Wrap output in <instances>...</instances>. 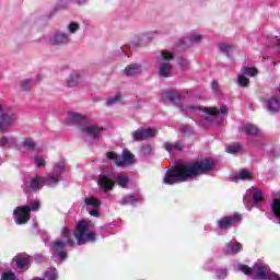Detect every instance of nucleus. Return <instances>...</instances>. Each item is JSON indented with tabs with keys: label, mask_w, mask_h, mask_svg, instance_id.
<instances>
[{
	"label": "nucleus",
	"mask_w": 280,
	"mask_h": 280,
	"mask_svg": "<svg viewBox=\"0 0 280 280\" xmlns=\"http://www.w3.org/2000/svg\"><path fill=\"white\" fill-rule=\"evenodd\" d=\"M0 113H3V105L0 103Z\"/></svg>",
	"instance_id": "obj_48"
},
{
	"label": "nucleus",
	"mask_w": 280,
	"mask_h": 280,
	"mask_svg": "<svg viewBox=\"0 0 280 280\" xmlns=\"http://www.w3.org/2000/svg\"><path fill=\"white\" fill-rule=\"evenodd\" d=\"M48 43L54 47L69 45V43H71V36L62 31H57L49 37Z\"/></svg>",
	"instance_id": "obj_13"
},
{
	"label": "nucleus",
	"mask_w": 280,
	"mask_h": 280,
	"mask_svg": "<svg viewBox=\"0 0 280 280\" xmlns=\"http://www.w3.org/2000/svg\"><path fill=\"white\" fill-rule=\"evenodd\" d=\"M45 277L48 280H57L58 279V271L56 269H49L45 272Z\"/></svg>",
	"instance_id": "obj_39"
},
{
	"label": "nucleus",
	"mask_w": 280,
	"mask_h": 280,
	"mask_svg": "<svg viewBox=\"0 0 280 280\" xmlns=\"http://www.w3.org/2000/svg\"><path fill=\"white\" fill-rule=\"evenodd\" d=\"M170 60H174V52L170 50H162L156 59L158 71L161 78L172 77V66Z\"/></svg>",
	"instance_id": "obj_8"
},
{
	"label": "nucleus",
	"mask_w": 280,
	"mask_h": 280,
	"mask_svg": "<svg viewBox=\"0 0 280 280\" xmlns=\"http://www.w3.org/2000/svg\"><path fill=\"white\" fill-rule=\"evenodd\" d=\"M89 0H74V3H77V5H85V3H88Z\"/></svg>",
	"instance_id": "obj_47"
},
{
	"label": "nucleus",
	"mask_w": 280,
	"mask_h": 280,
	"mask_svg": "<svg viewBox=\"0 0 280 280\" xmlns=\"http://www.w3.org/2000/svg\"><path fill=\"white\" fill-rule=\"evenodd\" d=\"M167 100L172 102L175 106H180V95L174 93V92H167L166 93Z\"/></svg>",
	"instance_id": "obj_32"
},
{
	"label": "nucleus",
	"mask_w": 280,
	"mask_h": 280,
	"mask_svg": "<svg viewBox=\"0 0 280 280\" xmlns=\"http://www.w3.org/2000/svg\"><path fill=\"white\" fill-rule=\"evenodd\" d=\"M137 202H139V199L137 197L129 195L120 200V205H131L135 206Z\"/></svg>",
	"instance_id": "obj_34"
},
{
	"label": "nucleus",
	"mask_w": 280,
	"mask_h": 280,
	"mask_svg": "<svg viewBox=\"0 0 280 280\" xmlns=\"http://www.w3.org/2000/svg\"><path fill=\"white\" fill-rule=\"evenodd\" d=\"M178 65H179L182 71H185V67H187V61H185V59L182 58L178 60Z\"/></svg>",
	"instance_id": "obj_46"
},
{
	"label": "nucleus",
	"mask_w": 280,
	"mask_h": 280,
	"mask_svg": "<svg viewBox=\"0 0 280 280\" xmlns=\"http://www.w3.org/2000/svg\"><path fill=\"white\" fill-rule=\"evenodd\" d=\"M152 152H153L152 145L144 144L140 149V156H151Z\"/></svg>",
	"instance_id": "obj_37"
},
{
	"label": "nucleus",
	"mask_w": 280,
	"mask_h": 280,
	"mask_svg": "<svg viewBox=\"0 0 280 280\" xmlns=\"http://www.w3.org/2000/svg\"><path fill=\"white\" fill-rule=\"evenodd\" d=\"M75 242L71 238L68 241H55L51 244L52 253L54 255H57L61 261H65L67 259V252H65L66 246H74Z\"/></svg>",
	"instance_id": "obj_12"
},
{
	"label": "nucleus",
	"mask_w": 280,
	"mask_h": 280,
	"mask_svg": "<svg viewBox=\"0 0 280 280\" xmlns=\"http://www.w3.org/2000/svg\"><path fill=\"white\" fill-rule=\"evenodd\" d=\"M202 38L200 33H190L187 38L179 40V47H191L196 43H202Z\"/></svg>",
	"instance_id": "obj_16"
},
{
	"label": "nucleus",
	"mask_w": 280,
	"mask_h": 280,
	"mask_svg": "<svg viewBox=\"0 0 280 280\" xmlns=\"http://www.w3.org/2000/svg\"><path fill=\"white\" fill-rule=\"evenodd\" d=\"M115 183L118 185V187L126 189V187H128V183H130V179L128 178V176L118 173L112 174L110 177L106 175H100L97 185L101 191L108 192L113 191Z\"/></svg>",
	"instance_id": "obj_5"
},
{
	"label": "nucleus",
	"mask_w": 280,
	"mask_h": 280,
	"mask_svg": "<svg viewBox=\"0 0 280 280\" xmlns=\"http://www.w3.org/2000/svg\"><path fill=\"white\" fill-rule=\"evenodd\" d=\"M66 30L68 32L66 34L69 36H71V34H78V32H80V23L72 21L67 24Z\"/></svg>",
	"instance_id": "obj_30"
},
{
	"label": "nucleus",
	"mask_w": 280,
	"mask_h": 280,
	"mask_svg": "<svg viewBox=\"0 0 280 280\" xmlns=\"http://www.w3.org/2000/svg\"><path fill=\"white\" fill-rule=\"evenodd\" d=\"M163 148L166 150V152L172 153L176 150H178V151L183 150L185 148V145H183V143H180V142H175V143L164 142Z\"/></svg>",
	"instance_id": "obj_28"
},
{
	"label": "nucleus",
	"mask_w": 280,
	"mask_h": 280,
	"mask_svg": "<svg viewBox=\"0 0 280 280\" xmlns=\"http://www.w3.org/2000/svg\"><path fill=\"white\" fill-rule=\"evenodd\" d=\"M68 121H70V124H81V126H84L86 118L82 114L71 112L68 114Z\"/></svg>",
	"instance_id": "obj_25"
},
{
	"label": "nucleus",
	"mask_w": 280,
	"mask_h": 280,
	"mask_svg": "<svg viewBox=\"0 0 280 280\" xmlns=\"http://www.w3.org/2000/svg\"><path fill=\"white\" fill-rule=\"evenodd\" d=\"M19 145V141L14 137H0V148H16Z\"/></svg>",
	"instance_id": "obj_22"
},
{
	"label": "nucleus",
	"mask_w": 280,
	"mask_h": 280,
	"mask_svg": "<svg viewBox=\"0 0 280 280\" xmlns=\"http://www.w3.org/2000/svg\"><path fill=\"white\" fill-rule=\"evenodd\" d=\"M180 110L182 113L192 115H200V113H203L202 117L206 119V121L217 126L224 121V117L229 115V107L226 105H222L219 109L218 107L201 109L199 106L184 104L180 105Z\"/></svg>",
	"instance_id": "obj_3"
},
{
	"label": "nucleus",
	"mask_w": 280,
	"mask_h": 280,
	"mask_svg": "<svg viewBox=\"0 0 280 280\" xmlns=\"http://www.w3.org/2000/svg\"><path fill=\"white\" fill-rule=\"evenodd\" d=\"M241 72L243 75H249V78H255L258 73L257 69L249 67H243Z\"/></svg>",
	"instance_id": "obj_35"
},
{
	"label": "nucleus",
	"mask_w": 280,
	"mask_h": 280,
	"mask_svg": "<svg viewBox=\"0 0 280 280\" xmlns=\"http://www.w3.org/2000/svg\"><path fill=\"white\" fill-rule=\"evenodd\" d=\"M218 279H226V269H219L217 271Z\"/></svg>",
	"instance_id": "obj_45"
},
{
	"label": "nucleus",
	"mask_w": 280,
	"mask_h": 280,
	"mask_svg": "<svg viewBox=\"0 0 280 280\" xmlns=\"http://www.w3.org/2000/svg\"><path fill=\"white\" fill-rule=\"evenodd\" d=\"M80 84V73L78 72H72L66 80V86L68 89H73L74 86H78Z\"/></svg>",
	"instance_id": "obj_26"
},
{
	"label": "nucleus",
	"mask_w": 280,
	"mask_h": 280,
	"mask_svg": "<svg viewBox=\"0 0 280 280\" xmlns=\"http://www.w3.org/2000/svg\"><path fill=\"white\" fill-rule=\"evenodd\" d=\"M84 206L85 209H100V207H102V201L98 198L91 196L84 199Z\"/></svg>",
	"instance_id": "obj_23"
},
{
	"label": "nucleus",
	"mask_w": 280,
	"mask_h": 280,
	"mask_svg": "<svg viewBox=\"0 0 280 280\" xmlns=\"http://www.w3.org/2000/svg\"><path fill=\"white\" fill-rule=\"evenodd\" d=\"M43 80V75L36 74L32 79H24L20 82V91H23L24 93H30L32 91V84H38Z\"/></svg>",
	"instance_id": "obj_17"
},
{
	"label": "nucleus",
	"mask_w": 280,
	"mask_h": 280,
	"mask_svg": "<svg viewBox=\"0 0 280 280\" xmlns=\"http://www.w3.org/2000/svg\"><path fill=\"white\" fill-rule=\"evenodd\" d=\"M242 250V245L240 243H228L223 248L225 255H237Z\"/></svg>",
	"instance_id": "obj_24"
},
{
	"label": "nucleus",
	"mask_w": 280,
	"mask_h": 280,
	"mask_svg": "<svg viewBox=\"0 0 280 280\" xmlns=\"http://www.w3.org/2000/svg\"><path fill=\"white\" fill-rule=\"evenodd\" d=\"M0 280H16V275L12 271H4Z\"/></svg>",
	"instance_id": "obj_41"
},
{
	"label": "nucleus",
	"mask_w": 280,
	"mask_h": 280,
	"mask_svg": "<svg viewBox=\"0 0 280 280\" xmlns=\"http://www.w3.org/2000/svg\"><path fill=\"white\" fill-rule=\"evenodd\" d=\"M159 130L154 128L137 129L131 133L133 141H145V139H153L158 135Z\"/></svg>",
	"instance_id": "obj_14"
},
{
	"label": "nucleus",
	"mask_w": 280,
	"mask_h": 280,
	"mask_svg": "<svg viewBox=\"0 0 280 280\" xmlns=\"http://www.w3.org/2000/svg\"><path fill=\"white\" fill-rule=\"evenodd\" d=\"M241 220L240 214H234L233 217H223L218 221V226L221 230L231 229L233 226V222H238Z\"/></svg>",
	"instance_id": "obj_18"
},
{
	"label": "nucleus",
	"mask_w": 280,
	"mask_h": 280,
	"mask_svg": "<svg viewBox=\"0 0 280 280\" xmlns=\"http://www.w3.org/2000/svg\"><path fill=\"white\" fill-rule=\"evenodd\" d=\"M118 102H121V95H119V94L108 98L106 101V106H115V104H118Z\"/></svg>",
	"instance_id": "obj_40"
},
{
	"label": "nucleus",
	"mask_w": 280,
	"mask_h": 280,
	"mask_svg": "<svg viewBox=\"0 0 280 280\" xmlns=\"http://www.w3.org/2000/svg\"><path fill=\"white\" fill-rule=\"evenodd\" d=\"M220 51H223V54H226V56H231V51L235 49V47L231 44L222 43L219 44Z\"/></svg>",
	"instance_id": "obj_33"
},
{
	"label": "nucleus",
	"mask_w": 280,
	"mask_h": 280,
	"mask_svg": "<svg viewBox=\"0 0 280 280\" xmlns=\"http://www.w3.org/2000/svg\"><path fill=\"white\" fill-rule=\"evenodd\" d=\"M80 131L85 139H90V141H95V139H100L102 137V132H104L103 127L97 125L84 124L80 125Z\"/></svg>",
	"instance_id": "obj_11"
},
{
	"label": "nucleus",
	"mask_w": 280,
	"mask_h": 280,
	"mask_svg": "<svg viewBox=\"0 0 280 280\" xmlns=\"http://www.w3.org/2000/svg\"><path fill=\"white\" fill-rule=\"evenodd\" d=\"M243 130H244L245 135H253V136L259 135V128L255 125H250V124L245 125L243 127Z\"/></svg>",
	"instance_id": "obj_31"
},
{
	"label": "nucleus",
	"mask_w": 280,
	"mask_h": 280,
	"mask_svg": "<svg viewBox=\"0 0 280 280\" xmlns=\"http://www.w3.org/2000/svg\"><path fill=\"white\" fill-rule=\"evenodd\" d=\"M238 270L244 272V275H253L256 280H280V276L270 270L268 265H255L254 268L238 265Z\"/></svg>",
	"instance_id": "obj_4"
},
{
	"label": "nucleus",
	"mask_w": 280,
	"mask_h": 280,
	"mask_svg": "<svg viewBox=\"0 0 280 280\" xmlns=\"http://www.w3.org/2000/svg\"><path fill=\"white\" fill-rule=\"evenodd\" d=\"M61 236L65 237L67 241H68V240H71V238L69 237V236H70L69 228H67V226L62 228Z\"/></svg>",
	"instance_id": "obj_44"
},
{
	"label": "nucleus",
	"mask_w": 280,
	"mask_h": 280,
	"mask_svg": "<svg viewBox=\"0 0 280 280\" xmlns=\"http://www.w3.org/2000/svg\"><path fill=\"white\" fill-rule=\"evenodd\" d=\"M237 84L238 86H248L250 84V81L248 80V78H246V75L240 74L237 78Z\"/></svg>",
	"instance_id": "obj_38"
},
{
	"label": "nucleus",
	"mask_w": 280,
	"mask_h": 280,
	"mask_svg": "<svg viewBox=\"0 0 280 280\" xmlns=\"http://www.w3.org/2000/svg\"><path fill=\"white\" fill-rule=\"evenodd\" d=\"M13 261L16 264L18 268H27V266H30V256L18 255L13 258Z\"/></svg>",
	"instance_id": "obj_27"
},
{
	"label": "nucleus",
	"mask_w": 280,
	"mask_h": 280,
	"mask_svg": "<svg viewBox=\"0 0 280 280\" xmlns=\"http://www.w3.org/2000/svg\"><path fill=\"white\" fill-rule=\"evenodd\" d=\"M265 106L269 113H279L280 112V103H279V97L273 96L271 98H268L265 102Z\"/></svg>",
	"instance_id": "obj_20"
},
{
	"label": "nucleus",
	"mask_w": 280,
	"mask_h": 280,
	"mask_svg": "<svg viewBox=\"0 0 280 280\" xmlns=\"http://www.w3.org/2000/svg\"><path fill=\"white\" fill-rule=\"evenodd\" d=\"M74 237L77 240V244L82 246V244L93 243L97 240V234L91 231V222L89 221H80L74 231Z\"/></svg>",
	"instance_id": "obj_6"
},
{
	"label": "nucleus",
	"mask_w": 280,
	"mask_h": 280,
	"mask_svg": "<svg viewBox=\"0 0 280 280\" xmlns=\"http://www.w3.org/2000/svg\"><path fill=\"white\" fill-rule=\"evenodd\" d=\"M213 160L205 159L189 165L178 164L177 166L166 171L163 178L164 185H176L177 183H185L188 178H194L200 173L211 172L213 170Z\"/></svg>",
	"instance_id": "obj_1"
},
{
	"label": "nucleus",
	"mask_w": 280,
	"mask_h": 280,
	"mask_svg": "<svg viewBox=\"0 0 280 280\" xmlns=\"http://www.w3.org/2000/svg\"><path fill=\"white\" fill-rule=\"evenodd\" d=\"M232 180L233 183H240V180H253V173L246 168L241 170L232 176Z\"/></svg>",
	"instance_id": "obj_19"
},
{
	"label": "nucleus",
	"mask_w": 280,
	"mask_h": 280,
	"mask_svg": "<svg viewBox=\"0 0 280 280\" xmlns=\"http://www.w3.org/2000/svg\"><path fill=\"white\" fill-rule=\"evenodd\" d=\"M253 199L255 207H259V203L261 202V200H264V195L261 194V190L255 187L248 189L244 195V205L253 202Z\"/></svg>",
	"instance_id": "obj_15"
},
{
	"label": "nucleus",
	"mask_w": 280,
	"mask_h": 280,
	"mask_svg": "<svg viewBox=\"0 0 280 280\" xmlns=\"http://www.w3.org/2000/svg\"><path fill=\"white\" fill-rule=\"evenodd\" d=\"M40 209V202L37 200L31 201L30 206L18 207L13 211L14 220L16 224H27L30 222V212L38 211Z\"/></svg>",
	"instance_id": "obj_7"
},
{
	"label": "nucleus",
	"mask_w": 280,
	"mask_h": 280,
	"mask_svg": "<svg viewBox=\"0 0 280 280\" xmlns=\"http://www.w3.org/2000/svg\"><path fill=\"white\" fill-rule=\"evenodd\" d=\"M142 68L139 63H130L125 68V75L132 78L133 75L141 74Z\"/></svg>",
	"instance_id": "obj_21"
},
{
	"label": "nucleus",
	"mask_w": 280,
	"mask_h": 280,
	"mask_svg": "<svg viewBox=\"0 0 280 280\" xmlns=\"http://www.w3.org/2000/svg\"><path fill=\"white\" fill-rule=\"evenodd\" d=\"M22 148H25L26 150H30L31 152H34L37 148L36 141L32 138H24L22 141Z\"/></svg>",
	"instance_id": "obj_29"
},
{
	"label": "nucleus",
	"mask_w": 280,
	"mask_h": 280,
	"mask_svg": "<svg viewBox=\"0 0 280 280\" xmlns=\"http://www.w3.org/2000/svg\"><path fill=\"white\" fill-rule=\"evenodd\" d=\"M241 150H242V144L240 143H233L226 148V152L229 154H237V152H240Z\"/></svg>",
	"instance_id": "obj_36"
},
{
	"label": "nucleus",
	"mask_w": 280,
	"mask_h": 280,
	"mask_svg": "<svg viewBox=\"0 0 280 280\" xmlns=\"http://www.w3.org/2000/svg\"><path fill=\"white\" fill-rule=\"evenodd\" d=\"M16 121H19V115L14 108L2 110L0 115V135L8 132Z\"/></svg>",
	"instance_id": "obj_9"
},
{
	"label": "nucleus",
	"mask_w": 280,
	"mask_h": 280,
	"mask_svg": "<svg viewBox=\"0 0 280 280\" xmlns=\"http://www.w3.org/2000/svg\"><path fill=\"white\" fill-rule=\"evenodd\" d=\"M34 163H35L36 167H45V165H46L45 158H43L42 155L35 156Z\"/></svg>",
	"instance_id": "obj_42"
},
{
	"label": "nucleus",
	"mask_w": 280,
	"mask_h": 280,
	"mask_svg": "<svg viewBox=\"0 0 280 280\" xmlns=\"http://www.w3.org/2000/svg\"><path fill=\"white\" fill-rule=\"evenodd\" d=\"M107 159L114 161L118 167H124V165H132L135 163V154L130 151H124L122 156L117 155L115 152L107 153Z\"/></svg>",
	"instance_id": "obj_10"
},
{
	"label": "nucleus",
	"mask_w": 280,
	"mask_h": 280,
	"mask_svg": "<svg viewBox=\"0 0 280 280\" xmlns=\"http://www.w3.org/2000/svg\"><path fill=\"white\" fill-rule=\"evenodd\" d=\"M86 211L92 218H100V208H90Z\"/></svg>",
	"instance_id": "obj_43"
},
{
	"label": "nucleus",
	"mask_w": 280,
	"mask_h": 280,
	"mask_svg": "<svg viewBox=\"0 0 280 280\" xmlns=\"http://www.w3.org/2000/svg\"><path fill=\"white\" fill-rule=\"evenodd\" d=\"M65 172V162H60L54 166L52 174L48 175L45 179L43 176L37 175L32 178L30 182H24L23 190L26 194L32 191H38L42 189L43 185H48V187H54V185H58L60 180H62V174Z\"/></svg>",
	"instance_id": "obj_2"
}]
</instances>
